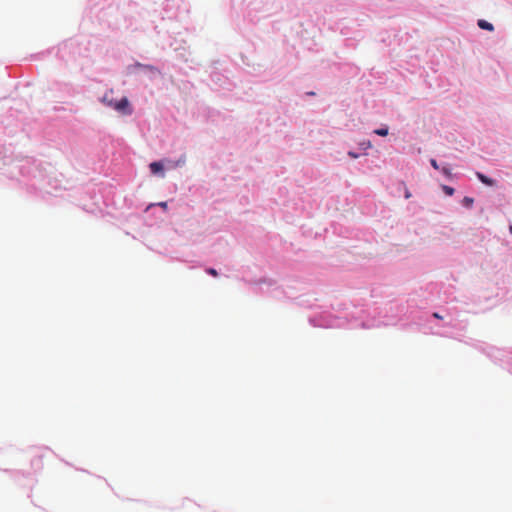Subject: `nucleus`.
Here are the masks:
<instances>
[{
	"instance_id": "1",
	"label": "nucleus",
	"mask_w": 512,
	"mask_h": 512,
	"mask_svg": "<svg viewBox=\"0 0 512 512\" xmlns=\"http://www.w3.org/2000/svg\"><path fill=\"white\" fill-rule=\"evenodd\" d=\"M102 102L104 104H106L107 106L114 108L115 110H117L118 112H120L122 114L130 115L132 113V109L130 107L129 101L126 97L120 99L119 101H114L113 99H110L108 97V95L106 94L102 98Z\"/></svg>"
},
{
	"instance_id": "2",
	"label": "nucleus",
	"mask_w": 512,
	"mask_h": 512,
	"mask_svg": "<svg viewBox=\"0 0 512 512\" xmlns=\"http://www.w3.org/2000/svg\"><path fill=\"white\" fill-rule=\"evenodd\" d=\"M150 170L153 174H160V176L163 177L164 176L163 162H151Z\"/></svg>"
},
{
	"instance_id": "3",
	"label": "nucleus",
	"mask_w": 512,
	"mask_h": 512,
	"mask_svg": "<svg viewBox=\"0 0 512 512\" xmlns=\"http://www.w3.org/2000/svg\"><path fill=\"white\" fill-rule=\"evenodd\" d=\"M477 177H478V179H479L482 183H484V184H486V185H488V186H493V185L495 184V181H494V180H492L491 178H489V177L485 176V175H484V174H482V173H479V172H478V173H477Z\"/></svg>"
},
{
	"instance_id": "4",
	"label": "nucleus",
	"mask_w": 512,
	"mask_h": 512,
	"mask_svg": "<svg viewBox=\"0 0 512 512\" xmlns=\"http://www.w3.org/2000/svg\"><path fill=\"white\" fill-rule=\"evenodd\" d=\"M477 24L481 29L488 30V31L494 30V26L491 23L487 22L486 20L480 19V20H478Z\"/></svg>"
},
{
	"instance_id": "5",
	"label": "nucleus",
	"mask_w": 512,
	"mask_h": 512,
	"mask_svg": "<svg viewBox=\"0 0 512 512\" xmlns=\"http://www.w3.org/2000/svg\"><path fill=\"white\" fill-rule=\"evenodd\" d=\"M462 202L464 206L470 208L472 207L474 200L471 197H464Z\"/></svg>"
},
{
	"instance_id": "6",
	"label": "nucleus",
	"mask_w": 512,
	"mask_h": 512,
	"mask_svg": "<svg viewBox=\"0 0 512 512\" xmlns=\"http://www.w3.org/2000/svg\"><path fill=\"white\" fill-rule=\"evenodd\" d=\"M442 190L448 196H452L454 194V189L452 187H450V186L443 185L442 186Z\"/></svg>"
},
{
	"instance_id": "7",
	"label": "nucleus",
	"mask_w": 512,
	"mask_h": 512,
	"mask_svg": "<svg viewBox=\"0 0 512 512\" xmlns=\"http://www.w3.org/2000/svg\"><path fill=\"white\" fill-rule=\"evenodd\" d=\"M374 132H375V134H377L379 136H386L388 134V129L380 128V129H376Z\"/></svg>"
},
{
	"instance_id": "8",
	"label": "nucleus",
	"mask_w": 512,
	"mask_h": 512,
	"mask_svg": "<svg viewBox=\"0 0 512 512\" xmlns=\"http://www.w3.org/2000/svg\"><path fill=\"white\" fill-rule=\"evenodd\" d=\"M441 172L444 176H446L447 178H450L451 177V170L450 168L446 167V166H443L441 168Z\"/></svg>"
},
{
	"instance_id": "9",
	"label": "nucleus",
	"mask_w": 512,
	"mask_h": 512,
	"mask_svg": "<svg viewBox=\"0 0 512 512\" xmlns=\"http://www.w3.org/2000/svg\"><path fill=\"white\" fill-rule=\"evenodd\" d=\"M206 272H207L209 275L213 276V277H217V276H218V272H217V270H216V269H214V268H208V269L206 270Z\"/></svg>"
},
{
	"instance_id": "10",
	"label": "nucleus",
	"mask_w": 512,
	"mask_h": 512,
	"mask_svg": "<svg viewBox=\"0 0 512 512\" xmlns=\"http://www.w3.org/2000/svg\"><path fill=\"white\" fill-rule=\"evenodd\" d=\"M431 164L436 170H439V171H441V168L444 166V165H442L443 164L442 162H431Z\"/></svg>"
},
{
	"instance_id": "11",
	"label": "nucleus",
	"mask_w": 512,
	"mask_h": 512,
	"mask_svg": "<svg viewBox=\"0 0 512 512\" xmlns=\"http://www.w3.org/2000/svg\"><path fill=\"white\" fill-rule=\"evenodd\" d=\"M404 196H405L406 199H409L411 197V193H410V191L407 188H405Z\"/></svg>"
},
{
	"instance_id": "12",
	"label": "nucleus",
	"mask_w": 512,
	"mask_h": 512,
	"mask_svg": "<svg viewBox=\"0 0 512 512\" xmlns=\"http://www.w3.org/2000/svg\"><path fill=\"white\" fill-rule=\"evenodd\" d=\"M159 206L162 207L163 209H166L167 208V202H160Z\"/></svg>"
},
{
	"instance_id": "13",
	"label": "nucleus",
	"mask_w": 512,
	"mask_h": 512,
	"mask_svg": "<svg viewBox=\"0 0 512 512\" xmlns=\"http://www.w3.org/2000/svg\"><path fill=\"white\" fill-rule=\"evenodd\" d=\"M433 317H435L437 319H442V316L439 315L437 312L433 313Z\"/></svg>"
},
{
	"instance_id": "14",
	"label": "nucleus",
	"mask_w": 512,
	"mask_h": 512,
	"mask_svg": "<svg viewBox=\"0 0 512 512\" xmlns=\"http://www.w3.org/2000/svg\"><path fill=\"white\" fill-rule=\"evenodd\" d=\"M509 230H510V232L512 233V226H510Z\"/></svg>"
}]
</instances>
